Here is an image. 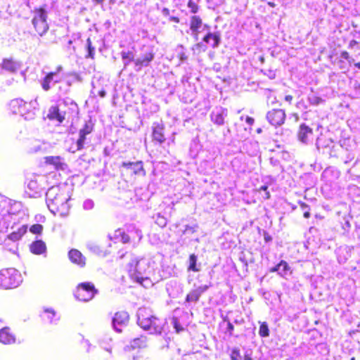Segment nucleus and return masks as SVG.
Instances as JSON below:
<instances>
[{
    "label": "nucleus",
    "instance_id": "5",
    "mask_svg": "<svg viewBox=\"0 0 360 360\" xmlns=\"http://www.w3.org/2000/svg\"><path fill=\"white\" fill-rule=\"evenodd\" d=\"M98 293V290L91 282H82L79 283L75 290V297L82 302L91 300Z\"/></svg>",
    "mask_w": 360,
    "mask_h": 360
},
{
    "label": "nucleus",
    "instance_id": "25",
    "mask_svg": "<svg viewBox=\"0 0 360 360\" xmlns=\"http://www.w3.org/2000/svg\"><path fill=\"white\" fill-rule=\"evenodd\" d=\"M154 53L152 51H149L146 53L143 57L141 58H137L134 60V64L139 68H141L143 66H148L149 63L153 60Z\"/></svg>",
    "mask_w": 360,
    "mask_h": 360
},
{
    "label": "nucleus",
    "instance_id": "6",
    "mask_svg": "<svg viewBox=\"0 0 360 360\" xmlns=\"http://www.w3.org/2000/svg\"><path fill=\"white\" fill-rule=\"evenodd\" d=\"M130 259L129 262L126 264V268L129 274L130 277L139 283L140 285L143 286H146V285H149L151 281L147 277H142L140 276V272L137 269L138 264L139 263V259L132 256L131 255H129Z\"/></svg>",
    "mask_w": 360,
    "mask_h": 360
},
{
    "label": "nucleus",
    "instance_id": "13",
    "mask_svg": "<svg viewBox=\"0 0 360 360\" xmlns=\"http://www.w3.org/2000/svg\"><path fill=\"white\" fill-rule=\"evenodd\" d=\"M68 258L72 263L81 268L86 265V257L77 249H71L68 252Z\"/></svg>",
    "mask_w": 360,
    "mask_h": 360
},
{
    "label": "nucleus",
    "instance_id": "21",
    "mask_svg": "<svg viewBox=\"0 0 360 360\" xmlns=\"http://www.w3.org/2000/svg\"><path fill=\"white\" fill-rule=\"evenodd\" d=\"M202 25V20L199 15H192L190 18V24L189 27L192 32V34L195 37V39H198V34L200 33V28Z\"/></svg>",
    "mask_w": 360,
    "mask_h": 360
},
{
    "label": "nucleus",
    "instance_id": "44",
    "mask_svg": "<svg viewBox=\"0 0 360 360\" xmlns=\"http://www.w3.org/2000/svg\"><path fill=\"white\" fill-rule=\"evenodd\" d=\"M233 330H234L233 325L230 321H228V323H227V330L229 331V334L230 336H231L233 335Z\"/></svg>",
    "mask_w": 360,
    "mask_h": 360
},
{
    "label": "nucleus",
    "instance_id": "4",
    "mask_svg": "<svg viewBox=\"0 0 360 360\" xmlns=\"http://www.w3.org/2000/svg\"><path fill=\"white\" fill-rule=\"evenodd\" d=\"M22 281L20 273L14 268L0 271V288L10 290L17 288Z\"/></svg>",
    "mask_w": 360,
    "mask_h": 360
},
{
    "label": "nucleus",
    "instance_id": "54",
    "mask_svg": "<svg viewBox=\"0 0 360 360\" xmlns=\"http://www.w3.org/2000/svg\"><path fill=\"white\" fill-rule=\"evenodd\" d=\"M268 5L270 6L271 7H272V8L276 6V4L274 2H271V1H269L268 2Z\"/></svg>",
    "mask_w": 360,
    "mask_h": 360
},
{
    "label": "nucleus",
    "instance_id": "14",
    "mask_svg": "<svg viewBox=\"0 0 360 360\" xmlns=\"http://www.w3.org/2000/svg\"><path fill=\"white\" fill-rule=\"evenodd\" d=\"M46 165H52L53 168L58 170H64L67 167V164L60 156H46L44 158Z\"/></svg>",
    "mask_w": 360,
    "mask_h": 360
},
{
    "label": "nucleus",
    "instance_id": "41",
    "mask_svg": "<svg viewBox=\"0 0 360 360\" xmlns=\"http://www.w3.org/2000/svg\"><path fill=\"white\" fill-rule=\"evenodd\" d=\"M193 49L196 51L198 53H200L201 52H205L207 50V46L202 43L199 42L194 45Z\"/></svg>",
    "mask_w": 360,
    "mask_h": 360
},
{
    "label": "nucleus",
    "instance_id": "37",
    "mask_svg": "<svg viewBox=\"0 0 360 360\" xmlns=\"http://www.w3.org/2000/svg\"><path fill=\"white\" fill-rule=\"evenodd\" d=\"M172 321L175 329V331L177 333L182 332L184 330V328L181 326V323H179L178 318L175 316L172 317Z\"/></svg>",
    "mask_w": 360,
    "mask_h": 360
},
{
    "label": "nucleus",
    "instance_id": "38",
    "mask_svg": "<svg viewBox=\"0 0 360 360\" xmlns=\"http://www.w3.org/2000/svg\"><path fill=\"white\" fill-rule=\"evenodd\" d=\"M301 209L304 211L303 216L304 218H309L311 216L310 213V207L309 206L305 203V202H300V203Z\"/></svg>",
    "mask_w": 360,
    "mask_h": 360
},
{
    "label": "nucleus",
    "instance_id": "18",
    "mask_svg": "<svg viewBox=\"0 0 360 360\" xmlns=\"http://www.w3.org/2000/svg\"><path fill=\"white\" fill-rule=\"evenodd\" d=\"M313 135V129L306 124H301L297 131L299 141L307 143Z\"/></svg>",
    "mask_w": 360,
    "mask_h": 360
},
{
    "label": "nucleus",
    "instance_id": "1",
    "mask_svg": "<svg viewBox=\"0 0 360 360\" xmlns=\"http://www.w3.org/2000/svg\"><path fill=\"white\" fill-rule=\"evenodd\" d=\"M70 195L65 187L54 186L46 193V202L49 210L54 214L64 215L67 213Z\"/></svg>",
    "mask_w": 360,
    "mask_h": 360
},
{
    "label": "nucleus",
    "instance_id": "22",
    "mask_svg": "<svg viewBox=\"0 0 360 360\" xmlns=\"http://www.w3.org/2000/svg\"><path fill=\"white\" fill-rule=\"evenodd\" d=\"M202 40L206 44H210L211 46L214 49L217 48L221 41V36L219 32H208L202 38Z\"/></svg>",
    "mask_w": 360,
    "mask_h": 360
},
{
    "label": "nucleus",
    "instance_id": "24",
    "mask_svg": "<svg viewBox=\"0 0 360 360\" xmlns=\"http://www.w3.org/2000/svg\"><path fill=\"white\" fill-rule=\"evenodd\" d=\"M225 109L212 111L210 115L211 121L217 125H223L225 123V116L226 115Z\"/></svg>",
    "mask_w": 360,
    "mask_h": 360
},
{
    "label": "nucleus",
    "instance_id": "50",
    "mask_svg": "<svg viewBox=\"0 0 360 360\" xmlns=\"http://www.w3.org/2000/svg\"><path fill=\"white\" fill-rule=\"evenodd\" d=\"M105 94H106L105 91V90H103V89L100 90V91H98V95H99L101 98L105 97Z\"/></svg>",
    "mask_w": 360,
    "mask_h": 360
},
{
    "label": "nucleus",
    "instance_id": "16",
    "mask_svg": "<svg viewBox=\"0 0 360 360\" xmlns=\"http://www.w3.org/2000/svg\"><path fill=\"white\" fill-rule=\"evenodd\" d=\"M129 321V316L128 313L124 311H120L115 314L112 319V323L117 330L121 331V329L118 327L127 325Z\"/></svg>",
    "mask_w": 360,
    "mask_h": 360
},
{
    "label": "nucleus",
    "instance_id": "53",
    "mask_svg": "<svg viewBox=\"0 0 360 360\" xmlns=\"http://www.w3.org/2000/svg\"><path fill=\"white\" fill-rule=\"evenodd\" d=\"M264 56H259V60L260 61L261 63H264Z\"/></svg>",
    "mask_w": 360,
    "mask_h": 360
},
{
    "label": "nucleus",
    "instance_id": "32",
    "mask_svg": "<svg viewBox=\"0 0 360 360\" xmlns=\"http://www.w3.org/2000/svg\"><path fill=\"white\" fill-rule=\"evenodd\" d=\"M308 101L312 105H319L323 101V100L318 95H311L309 96Z\"/></svg>",
    "mask_w": 360,
    "mask_h": 360
},
{
    "label": "nucleus",
    "instance_id": "30",
    "mask_svg": "<svg viewBox=\"0 0 360 360\" xmlns=\"http://www.w3.org/2000/svg\"><path fill=\"white\" fill-rule=\"evenodd\" d=\"M86 49L88 51L86 58L94 59L95 48L92 46V42L90 38L86 39Z\"/></svg>",
    "mask_w": 360,
    "mask_h": 360
},
{
    "label": "nucleus",
    "instance_id": "7",
    "mask_svg": "<svg viewBox=\"0 0 360 360\" xmlns=\"http://www.w3.org/2000/svg\"><path fill=\"white\" fill-rule=\"evenodd\" d=\"M8 108V110L14 115L25 116L31 112V103L20 98L11 100Z\"/></svg>",
    "mask_w": 360,
    "mask_h": 360
},
{
    "label": "nucleus",
    "instance_id": "11",
    "mask_svg": "<svg viewBox=\"0 0 360 360\" xmlns=\"http://www.w3.org/2000/svg\"><path fill=\"white\" fill-rule=\"evenodd\" d=\"M62 70L61 66H58L57 68L56 71L49 72H48L45 77L41 80V88L44 91H48L51 89V83L52 82L55 83H58L60 82V79H54V77L57 75L58 72Z\"/></svg>",
    "mask_w": 360,
    "mask_h": 360
},
{
    "label": "nucleus",
    "instance_id": "56",
    "mask_svg": "<svg viewBox=\"0 0 360 360\" xmlns=\"http://www.w3.org/2000/svg\"><path fill=\"white\" fill-rule=\"evenodd\" d=\"M256 131H257V134H260V133H262V129H261V128H258V129L256 130Z\"/></svg>",
    "mask_w": 360,
    "mask_h": 360
},
{
    "label": "nucleus",
    "instance_id": "48",
    "mask_svg": "<svg viewBox=\"0 0 360 360\" xmlns=\"http://www.w3.org/2000/svg\"><path fill=\"white\" fill-rule=\"evenodd\" d=\"M169 20L170 21H172V22H174L176 23H179L180 22V19L179 17L177 16H171L169 18Z\"/></svg>",
    "mask_w": 360,
    "mask_h": 360
},
{
    "label": "nucleus",
    "instance_id": "52",
    "mask_svg": "<svg viewBox=\"0 0 360 360\" xmlns=\"http://www.w3.org/2000/svg\"><path fill=\"white\" fill-rule=\"evenodd\" d=\"M356 44H357V41L356 40L353 39V40L350 41V42H349V46L350 47H352V46H354Z\"/></svg>",
    "mask_w": 360,
    "mask_h": 360
},
{
    "label": "nucleus",
    "instance_id": "47",
    "mask_svg": "<svg viewBox=\"0 0 360 360\" xmlns=\"http://www.w3.org/2000/svg\"><path fill=\"white\" fill-rule=\"evenodd\" d=\"M341 57H342L343 58H345L346 60H349V54L347 51H344L341 53Z\"/></svg>",
    "mask_w": 360,
    "mask_h": 360
},
{
    "label": "nucleus",
    "instance_id": "55",
    "mask_svg": "<svg viewBox=\"0 0 360 360\" xmlns=\"http://www.w3.org/2000/svg\"><path fill=\"white\" fill-rule=\"evenodd\" d=\"M354 66H355V67H356V68H358L359 69H360V62L356 63L354 64Z\"/></svg>",
    "mask_w": 360,
    "mask_h": 360
},
{
    "label": "nucleus",
    "instance_id": "20",
    "mask_svg": "<svg viewBox=\"0 0 360 360\" xmlns=\"http://www.w3.org/2000/svg\"><path fill=\"white\" fill-rule=\"evenodd\" d=\"M1 67L6 71L15 73L19 70L20 63L12 58H4L2 60Z\"/></svg>",
    "mask_w": 360,
    "mask_h": 360
},
{
    "label": "nucleus",
    "instance_id": "42",
    "mask_svg": "<svg viewBox=\"0 0 360 360\" xmlns=\"http://www.w3.org/2000/svg\"><path fill=\"white\" fill-rule=\"evenodd\" d=\"M333 55H330V58L331 60L332 63L334 65H338V67L340 68H343V61L340 58H335L334 60H333Z\"/></svg>",
    "mask_w": 360,
    "mask_h": 360
},
{
    "label": "nucleus",
    "instance_id": "29",
    "mask_svg": "<svg viewBox=\"0 0 360 360\" xmlns=\"http://www.w3.org/2000/svg\"><path fill=\"white\" fill-rule=\"evenodd\" d=\"M259 335L262 338H266L269 336L270 331L269 326L266 322H259Z\"/></svg>",
    "mask_w": 360,
    "mask_h": 360
},
{
    "label": "nucleus",
    "instance_id": "31",
    "mask_svg": "<svg viewBox=\"0 0 360 360\" xmlns=\"http://www.w3.org/2000/svg\"><path fill=\"white\" fill-rule=\"evenodd\" d=\"M54 316L55 311L53 309H45L41 317L44 321H51Z\"/></svg>",
    "mask_w": 360,
    "mask_h": 360
},
{
    "label": "nucleus",
    "instance_id": "9",
    "mask_svg": "<svg viewBox=\"0 0 360 360\" xmlns=\"http://www.w3.org/2000/svg\"><path fill=\"white\" fill-rule=\"evenodd\" d=\"M165 124L163 123H154L152 128V141L155 143L161 145L166 141L164 133Z\"/></svg>",
    "mask_w": 360,
    "mask_h": 360
},
{
    "label": "nucleus",
    "instance_id": "12",
    "mask_svg": "<svg viewBox=\"0 0 360 360\" xmlns=\"http://www.w3.org/2000/svg\"><path fill=\"white\" fill-rule=\"evenodd\" d=\"M93 131V125L85 123L83 127L79 131V138L77 141V149L81 150L84 148L86 135L91 134Z\"/></svg>",
    "mask_w": 360,
    "mask_h": 360
},
{
    "label": "nucleus",
    "instance_id": "59",
    "mask_svg": "<svg viewBox=\"0 0 360 360\" xmlns=\"http://www.w3.org/2000/svg\"><path fill=\"white\" fill-rule=\"evenodd\" d=\"M164 11H165V12L167 13V14H168V13H169V10H168V9H166V8H165V9H164Z\"/></svg>",
    "mask_w": 360,
    "mask_h": 360
},
{
    "label": "nucleus",
    "instance_id": "58",
    "mask_svg": "<svg viewBox=\"0 0 360 360\" xmlns=\"http://www.w3.org/2000/svg\"><path fill=\"white\" fill-rule=\"evenodd\" d=\"M97 3H102L104 0H96Z\"/></svg>",
    "mask_w": 360,
    "mask_h": 360
},
{
    "label": "nucleus",
    "instance_id": "10",
    "mask_svg": "<svg viewBox=\"0 0 360 360\" xmlns=\"http://www.w3.org/2000/svg\"><path fill=\"white\" fill-rule=\"evenodd\" d=\"M65 112L60 110L58 105H54L49 108L46 117L50 121H56L61 124L65 120Z\"/></svg>",
    "mask_w": 360,
    "mask_h": 360
},
{
    "label": "nucleus",
    "instance_id": "15",
    "mask_svg": "<svg viewBox=\"0 0 360 360\" xmlns=\"http://www.w3.org/2000/svg\"><path fill=\"white\" fill-rule=\"evenodd\" d=\"M122 166L124 168H126L127 169L130 170V172L135 175L144 176L146 174V172L143 168V165L142 161H137L135 162H124L122 164Z\"/></svg>",
    "mask_w": 360,
    "mask_h": 360
},
{
    "label": "nucleus",
    "instance_id": "60",
    "mask_svg": "<svg viewBox=\"0 0 360 360\" xmlns=\"http://www.w3.org/2000/svg\"><path fill=\"white\" fill-rule=\"evenodd\" d=\"M350 360H356V359H355V357H352V358L350 359Z\"/></svg>",
    "mask_w": 360,
    "mask_h": 360
},
{
    "label": "nucleus",
    "instance_id": "27",
    "mask_svg": "<svg viewBox=\"0 0 360 360\" xmlns=\"http://www.w3.org/2000/svg\"><path fill=\"white\" fill-rule=\"evenodd\" d=\"M26 233L25 228H20L15 231H13L7 236L8 238L13 241L19 240L22 236Z\"/></svg>",
    "mask_w": 360,
    "mask_h": 360
},
{
    "label": "nucleus",
    "instance_id": "19",
    "mask_svg": "<svg viewBox=\"0 0 360 360\" xmlns=\"http://www.w3.org/2000/svg\"><path fill=\"white\" fill-rule=\"evenodd\" d=\"M0 342L4 345L15 342V335L9 327H4L0 330Z\"/></svg>",
    "mask_w": 360,
    "mask_h": 360
},
{
    "label": "nucleus",
    "instance_id": "49",
    "mask_svg": "<svg viewBox=\"0 0 360 360\" xmlns=\"http://www.w3.org/2000/svg\"><path fill=\"white\" fill-rule=\"evenodd\" d=\"M292 96L291 95H287L285 96V100L288 101V103H291L292 101Z\"/></svg>",
    "mask_w": 360,
    "mask_h": 360
},
{
    "label": "nucleus",
    "instance_id": "46",
    "mask_svg": "<svg viewBox=\"0 0 360 360\" xmlns=\"http://www.w3.org/2000/svg\"><path fill=\"white\" fill-rule=\"evenodd\" d=\"M245 122L249 125H252L254 124V122H255V120L252 117L247 116L246 118H245Z\"/></svg>",
    "mask_w": 360,
    "mask_h": 360
},
{
    "label": "nucleus",
    "instance_id": "8",
    "mask_svg": "<svg viewBox=\"0 0 360 360\" xmlns=\"http://www.w3.org/2000/svg\"><path fill=\"white\" fill-rule=\"evenodd\" d=\"M266 118L268 122L277 128L285 123L286 119L285 111L283 109L276 108L267 112Z\"/></svg>",
    "mask_w": 360,
    "mask_h": 360
},
{
    "label": "nucleus",
    "instance_id": "36",
    "mask_svg": "<svg viewBox=\"0 0 360 360\" xmlns=\"http://www.w3.org/2000/svg\"><path fill=\"white\" fill-rule=\"evenodd\" d=\"M121 57L123 60H128V63L131 61L134 62V56L132 51H122Z\"/></svg>",
    "mask_w": 360,
    "mask_h": 360
},
{
    "label": "nucleus",
    "instance_id": "39",
    "mask_svg": "<svg viewBox=\"0 0 360 360\" xmlns=\"http://www.w3.org/2000/svg\"><path fill=\"white\" fill-rule=\"evenodd\" d=\"M43 231V226L39 224H35L30 226V231L34 234H41Z\"/></svg>",
    "mask_w": 360,
    "mask_h": 360
},
{
    "label": "nucleus",
    "instance_id": "57",
    "mask_svg": "<svg viewBox=\"0 0 360 360\" xmlns=\"http://www.w3.org/2000/svg\"><path fill=\"white\" fill-rule=\"evenodd\" d=\"M186 58H187L186 56H181L180 57V59H181V60H184V59H186Z\"/></svg>",
    "mask_w": 360,
    "mask_h": 360
},
{
    "label": "nucleus",
    "instance_id": "28",
    "mask_svg": "<svg viewBox=\"0 0 360 360\" xmlns=\"http://www.w3.org/2000/svg\"><path fill=\"white\" fill-rule=\"evenodd\" d=\"M197 261L198 258L195 254H191L188 258L189 265L188 266V271L198 272L200 271V269L197 266Z\"/></svg>",
    "mask_w": 360,
    "mask_h": 360
},
{
    "label": "nucleus",
    "instance_id": "40",
    "mask_svg": "<svg viewBox=\"0 0 360 360\" xmlns=\"http://www.w3.org/2000/svg\"><path fill=\"white\" fill-rule=\"evenodd\" d=\"M187 6L190 8L191 13H197L199 11V6L193 0H189L187 3Z\"/></svg>",
    "mask_w": 360,
    "mask_h": 360
},
{
    "label": "nucleus",
    "instance_id": "17",
    "mask_svg": "<svg viewBox=\"0 0 360 360\" xmlns=\"http://www.w3.org/2000/svg\"><path fill=\"white\" fill-rule=\"evenodd\" d=\"M210 285H205L199 286L196 288L191 290L186 297V302H197L199 301L201 295L205 292Z\"/></svg>",
    "mask_w": 360,
    "mask_h": 360
},
{
    "label": "nucleus",
    "instance_id": "2",
    "mask_svg": "<svg viewBox=\"0 0 360 360\" xmlns=\"http://www.w3.org/2000/svg\"><path fill=\"white\" fill-rule=\"evenodd\" d=\"M139 326L153 335H161L164 331L166 321L150 314L147 309H139L138 311Z\"/></svg>",
    "mask_w": 360,
    "mask_h": 360
},
{
    "label": "nucleus",
    "instance_id": "45",
    "mask_svg": "<svg viewBox=\"0 0 360 360\" xmlns=\"http://www.w3.org/2000/svg\"><path fill=\"white\" fill-rule=\"evenodd\" d=\"M264 238L266 243H269L272 240L271 236L266 231L264 232Z\"/></svg>",
    "mask_w": 360,
    "mask_h": 360
},
{
    "label": "nucleus",
    "instance_id": "23",
    "mask_svg": "<svg viewBox=\"0 0 360 360\" xmlns=\"http://www.w3.org/2000/svg\"><path fill=\"white\" fill-rule=\"evenodd\" d=\"M269 271L271 273L278 271V274L281 276L285 278L288 275V274L290 271V267L285 261L281 260L275 266L271 268Z\"/></svg>",
    "mask_w": 360,
    "mask_h": 360
},
{
    "label": "nucleus",
    "instance_id": "43",
    "mask_svg": "<svg viewBox=\"0 0 360 360\" xmlns=\"http://www.w3.org/2000/svg\"><path fill=\"white\" fill-rule=\"evenodd\" d=\"M267 190H268V186H266V185L262 186L258 189L259 192L261 191H265V196L264 197V200H268L271 198L270 193Z\"/></svg>",
    "mask_w": 360,
    "mask_h": 360
},
{
    "label": "nucleus",
    "instance_id": "33",
    "mask_svg": "<svg viewBox=\"0 0 360 360\" xmlns=\"http://www.w3.org/2000/svg\"><path fill=\"white\" fill-rule=\"evenodd\" d=\"M116 231L119 232V235L122 243L126 244L130 243V236L125 231H122L121 229H118Z\"/></svg>",
    "mask_w": 360,
    "mask_h": 360
},
{
    "label": "nucleus",
    "instance_id": "51",
    "mask_svg": "<svg viewBox=\"0 0 360 360\" xmlns=\"http://www.w3.org/2000/svg\"><path fill=\"white\" fill-rule=\"evenodd\" d=\"M243 360H253L251 357L250 354H245L243 359Z\"/></svg>",
    "mask_w": 360,
    "mask_h": 360
},
{
    "label": "nucleus",
    "instance_id": "34",
    "mask_svg": "<svg viewBox=\"0 0 360 360\" xmlns=\"http://www.w3.org/2000/svg\"><path fill=\"white\" fill-rule=\"evenodd\" d=\"M230 358L231 360H242V357L240 355V351L239 348L234 347L231 349L230 354Z\"/></svg>",
    "mask_w": 360,
    "mask_h": 360
},
{
    "label": "nucleus",
    "instance_id": "26",
    "mask_svg": "<svg viewBox=\"0 0 360 360\" xmlns=\"http://www.w3.org/2000/svg\"><path fill=\"white\" fill-rule=\"evenodd\" d=\"M31 252L36 255H40L45 252L46 250V244L42 240H36L30 245Z\"/></svg>",
    "mask_w": 360,
    "mask_h": 360
},
{
    "label": "nucleus",
    "instance_id": "3",
    "mask_svg": "<svg viewBox=\"0 0 360 360\" xmlns=\"http://www.w3.org/2000/svg\"><path fill=\"white\" fill-rule=\"evenodd\" d=\"M46 5L32 10V25L35 32L40 37L44 36L49 30V25L47 22V11Z\"/></svg>",
    "mask_w": 360,
    "mask_h": 360
},
{
    "label": "nucleus",
    "instance_id": "35",
    "mask_svg": "<svg viewBox=\"0 0 360 360\" xmlns=\"http://www.w3.org/2000/svg\"><path fill=\"white\" fill-rule=\"evenodd\" d=\"M27 187L34 191V193H37L39 191V186L36 179H30Z\"/></svg>",
    "mask_w": 360,
    "mask_h": 360
}]
</instances>
